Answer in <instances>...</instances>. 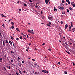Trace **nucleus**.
I'll list each match as a JSON object with an SVG mask.
<instances>
[{
  "label": "nucleus",
  "mask_w": 75,
  "mask_h": 75,
  "mask_svg": "<svg viewBox=\"0 0 75 75\" xmlns=\"http://www.w3.org/2000/svg\"><path fill=\"white\" fill-rule=\"evenodd\" d=\"M29 33H32V34H34V32H33V30H32L31 31V30H29L28 31Z\"/></svg>",
  "instance_id": "f257e3e1"
},
{
  "label": "nucleus",
  "mask_w": 75,
  "mask_h": 75,
  "mask_svg": "<svg viewBox=\"0 0 75 75\" xmlns=\"http://www.w3.org/2000/svg\"><path fill=\"white\" fill-rule=\"evenodd\" d=\"M48 1H50V0H45V2L46 4H48Z\"/></svg>",
  "instance_id": "f03ea898"
},
{
  "label": "nucleus",
  "mask_w": 75,
  "mask_h": 75,
  "mask_svg": "<svg viewBox=\"0 0 75 75\" xmlns=\"http://www.w3.org/2000/svg\"><path fill=\"white\" fill-rule=\"evenodd\" d=\"M68 27V25L67 24H66V25H65V29L66 30L67 29V28Z\"/></svg>",
  "instance_id": "7ed1b4c3"
},
{
  "label": "nucleus",
  "mask_w": 75,
  "mask_h": 75,
  "mask_svg": "<svg viewBox=\"0 0 75 75\" xmlns=\"http://www.w3.org/2000/svg\"><path fill=\"white\" fill-rule=\"evenodd\" d=\"M1 16L2 17H5V18H6V16H5L4 15H3V14H2L1 13Z\"/></svg>",
  "instance_id": "20e7f679"
},
{
  "label": "nucleus",
  "mask_w": 75,
  "mask_h": 75,
  "mask_svg": "<svg viewBox=\"0 0 75 75\" xmlns=\"http://www.w3.org/2000/svg\"><path fill=\"white\" fill-rule=\"evenodd\" d=\"M67 2H68L69 4H70V2L69 1V0H66Z\"/></svg>",
  "instance_id": "39448f33"
},
{
  "label": "nucleus",
  "mask_w": 75,
  "mask_h": 75,
  "mask_svg": "<svg viewBox=\"0 0 75 75\" xmlns=\"http://www.w3.org/2000/svg\"><path fill=\"white\" fill-rule=\"evenodd\" d=\"M9 42L10 44L12 46L13 45L12 44V42L11 41H9Z\"/></svg>",
  "instance_id": "423d86ee"
},
{
  "label": "nucleus",
  "mask_w": 75,
  "mask_h": 75,
  "mask_svg": "<svg viewBox=\"0 0 75 75\" xmlns=\"http://www.w3.org/2000/svg\"><path fill=\"white\" fill-rule=\"evenodd\" d=\"M72 31L73 32H74L75 31V28H73V29H72Z\"/></svg>",
  "instance_id": "0eeeda50"
},
{
  "label": "nucleus",
  "mask_w": 75,
  "mask_h": 75,
  "mask_svg": "<svg viewBox=\"0 0 75 75\" xmlns=\"http://www.w3.org/2000/svg\"><path fill=\"white\" fill-rule=\"evenodd\" d=\"M60 6H62V7H63L64 5V4H62V3H61L60 4Z\"/></svg>",
  "instance_id": "6e6552de"
},
{
  "label": "nucleus",
  "mask_w": 75,
  "mask_h": 75,
  "mask_svg": "<svg viewBox=\"0 0 75 75\" xmlns=\"http://www.w3.org/2000/svg\"><path fill=\"white\" fill-rule=\"evenodd\" d=\"M3 45L4 46H5V42H4V41H3Z\"/></svg>",
  "instance_id": "1a4fd4ad"
},
{
  "label": "nucleus",
  "mask_w": 75,
  "mask_h": 75,
  "mask_svg": "<svg viewBox=\"0 0 75 75\" xmlns=\"http://www.w3.org/2000/svg\"><path fill=\"white\" fill-rule=\"evenodd\" d=\"M69 9L70 10H71V11H72V10H73V9H72V8L71 7H69Z\"/></svg>",
  "instance_id": "9d476101"
},
{
  "label": "nucleus",
  "mask_w": 75,
  "mask_h": 75,
  "mask_svg": "<svg viewBox=\"0 0 75 75\" xmlns=\"http://www.w3.org/2000/svg\"><path fill=\"white\" fill-rule=\"evenodd\" d=\"M23 38V36L21 35L20 36V39H21V40H22V38Z\"/></svg>",
  "instance_id": "9b49d317"
},
{
  "label": "nucleus",
  "mask_w": 75,
  "mask_h": 75,
  "mask_svg": "<svg viewBox=\"0 0 75 75\" xmlns=\"http://www.w3.org/2000/svg\"><path fill=\"white\" fill-rule=\"evenodd\" d=\"M16 30H17V31H19V32H20V31L19 30V29H18V28H16Z\"/></svg>",
  "instance_id": "f8f14e48"
},
{
  "label": "nucleus",
  "mask_w": 75,
  "mask_h": 75,
  "mask_svg": "<svg viewBox=\"0 0 75 75\" xmlns=\"http://www.w3.org/2000/svg\"><path fill=\"white\" fill-rule=\"evenodd\" d=\"M0 62H2V60H3V59H2V58H1L0 59Z\"/></svg>",
  "instance_id": "ddd939ff"
},
{
  "label": "nucleus",
  "mask_w": 75,
  "mask_h": 75,
  "mask_svg": "<svg viewBox=\"0 0 75 75\" xmlns=\"http://www.w3.org/2000/svg\"><path fill=\"white\" fill-rule=\"evenodd\" d=\"M62 3H65V1L64 0H62Z\"/></svg>",
  "instance_id": "4468645a"
},
{
  "label": "nucleus",
  "mask_w": 75,
  "mask_h": 75,
  "mask_svg": "<svg viewBox=\"0 0 75 75\" xmlns=\"http://www.w3.org/2000/svg\"><path fill=\"white\" fill-rule=\"evenodd\" d=\"M74 3V4H73V5H72V6H73V7H75V3Z\"/></svg>",
  "instance_id": "2eb2a0df"
},
{
  "label": "nucleus",
  "mask_w": 75,
  "mask_h": 75,
  "mask_svg": "<svg viewBox=\"0 0 75 75\" xmlns=\"http://www.w3.org/2000/svg\"><path fill=\"white\" fill-rule=\"evenodd\" d=\"M11 27L12 29H13L14 28V26H13Z\"/></svg>",
  "instance_id": "dca6fc26"
},
{
  "label": "nucleus",
  "mask_w": 75,
  "mask_h": 75,
  "mask_svg": "<svg viewBox=\"0 0 75 75\" xmlns=\"http://www.w3.org/2000/svg\"><path fill=\"white\" fill-rule=\"evenodd\" d=\"M71 27H73V25H72V22L71 23Z\"/></svg>",
  "instance_id": "f3484780"
},
{
  "label": "nucleus",
  "mask_w": 75,
  "mask_h": 75,
  "mask_svg": "<svg viewBox=\"0 0 75 75\" xmlns=\"http://www.w3.org/2000/svg\"><path fill=\"white\" fill-rule=\"evenodd\" d=\"M61 6H58V8L59 9H61Z\"/></svg>",
  "instance_id": "a211bd4d"
},
{
  "label": "nucleus",
  "mask_w": 75,
  "mask_h": 75,
  "mask_svg": "<svg viewBox=\"0 0 75 75\" xmlns=\"http://www.w3.org/2000/svg\"><path fill=\"white\" fill-rule=\"evenodd\" d=\"M47 25V26H49V27H50V25L49 23H48Z\"/></svg>",
  "instance_id": "6ab92c4d"
},
{
  "label": "nucleus",
  "mask_w": 75,
  "mask_h": 75,
  "mask_svg": "<svg viewBox=\"0 0 75 75\" xmlns=\"http://www.w3.org/2000/svg\"><path fill=\"white\" fill-rule=\"evenodd\" d=\"M11 38L12 40H14V38L12 36H11Z\"/></svg>",
  "instance_id": "aec40b11"
},
{
  "label": "nucleus",
  "mask_w": 75,
  "mask_h": 75,
  "mask_svg": "<svg viewBox=\"0 0 75 75\" xmlns=\"http://www.w3.org/2000/svg\"><path fill=\"white\" fill-rule=\"evenodd\" d=\"M53 19V18H52V17H51V18L50 19V20L52 21V20Z\"/></svg>",
  "instance_id": "412c9836"
},
{
  "label": "nucleus",
  "mask_w": 75,
  "mask_h": 75,
  "mask_svg": "<svg viewBox=\"0 0 75 75\" xmlns=\"http://www.w3.org/2000/svg\"><path fill=\"white\" fill-rule=\"evenodd\" d=\"M64 73L65 74H67V71H65L64 72Z\"/></svg>",
  "instance_id": "4be33fe9"
},
{
  "label": "nucleus",
  "mask_w": 75,
  "mask_h": 75,
  "mask_svg": "<svg viewBox=\"0 0 75 75\" xmlns=\"http://www.w3.org/2000/svg\"><path fill=\"white\" fill-rule=\"evenodd\" d=\"M19 73L21 74H22V73H21V71H20V70H19Z\"/></svg>",
  "instance_id": "5701e85b"
},
{
  "label": "nucleus",
  "mask_w": 75,
  "mask_h": 75,
  "mask_svg": "<svg viewBox=\"0 0 75 75\" xmlns=\"http://www.w3.org/2000/svg\"><path fill=\"white\" fill-rule=\"evenodd\" d=\"M71 28H69V31H71Z\"/></svg>",
  "instance_id": "b1692460"
},
{
  "label": "nucleus",
  "mask_w": 75,
  "mask_h": 75,
  "mask_svg": "<svg viewBox=\"0 0 75 75\" xmlns=\"http://www.w3.org/2000/svg\"><path fill=\"white\" fill-rule=\"evenodd\" d=\"M48 18H49V20H50V19H51V16H49Z\"/></svg>",
  "instance_id": "393cba45"
},
{
  "label": "nucleus",
  "mask_w": 75,
  "mask_h": 75,
  "mask_svg": "<svg viewBox=\"0 0 75 75\" xmlns=\"http://www.w3.org/2000/svg\"><path fill=\"white\" fill-rule=\"evenodd\" d=\"M38 73H39V72H35V74H36V75H37V74H38Z\"/></svg>",
  "instance_id": "a878e982"
},
{
  "label": "nucleus",
  "mask_w": 75,
  "mask_h": 75,
  "mask_svg": "<svg viewBox=\"0 0 75 75\" xmlns=\"http://www.w3.org/2000/svg\"><path fill=\"white\" fill-rule=\"evenodd\" d=\"M11 24L12 25H14V23L12 22Z\"/></svg>",
  "instance_id": "bb28decb"
},
{
  "label": "nucleus",
  "mask_w": 75,
  "mask_h": 75,
  "mask_svg": "<svg viewBox=\"0 0 75 75\" xmlns=\"http://www.w3.org/2000/svg\"><path fill=\"white\" fill-rule=\"evenodd\" d=\"M24 5L25 7H26V6H27V4H24Z\"/></svg>",
  "instance_id": "cd10ccee"
},
{
  "label": "nucleus",
  "mask_w": 75,
  "mask_h": 75,
  "mask_svg": "<svg viewBox=\"0 0 75 75\" xmlns=\"http://www.w3.org/2000/svg\"><path fill=\"white\" fill-rule=\"evenodd\" d=\"M42 72H44V73H47L45 71H44V70L42 71Z\"/></svg>",
  "instance_id": "c85d7f7f"
},
{
  "label": "nucleus",
  "mask_w": 75,
  "mask_h": 75,
  "mask_svg": "<svg viewBox=\"0 0 75 75\" xmlns=\"http://www.w3.org/2000/svg\"><path fill=\"white\" fill-rule=\"evenodd\" d=\"M6 41V42L8 44V41H7V40H5Z\"/></svg>",
  "instance_id": "c756f323"
},
{
  "label": "nucleus",
  "mask_w": 75,
  "mask_h": 75,
  "mask_svg": "<svg viewBox=\"0 0 75 75\" xmlns=\"http://www.w3.org/2000/svg\"><path fill=\"white\" fill-rule=\"evenodd\" d=\"M67 12H69V10L67 9Z\"/></svg>",
  "instance_id": "7c9ffc66"
},
{
  "label": "nucleus",
  "mask_w": 75,
  "mask_h": 75,
  "mask_svg": "<svg viewBox=\"0 0 75 75\" xmlns=\"http://www.w3.org/2000/svg\"><path fill=\"white\" fill-rule=\"evenodd\" d=\"M67 53H68V54H69V55H70V54H71V53L67 51Z\"/></svg>",
  "instance_id": "2f4dec72"
},
{
  "label": "nucleus",
  "mask_w": 75,
  "mask_h": 75,
  "mask_svg": "<svg viewBox=\"0 0 75 75\" xmlns=\"http://www.w3.org/2000/svg\"><path fill=\"white\" fill-rule=\"evenodd\" d=\"M69 28H71V25H69Z\"/></svg>",
  "instance_id": "473e14b6"
},
{
  "label": "nucleus",
  "mask_w": 75,
  "mask_h": 75,
  "mask_svg": "<svg viewBox=\"0 0 75 75\" xmlns=\"http://www.w3.org/2000/svg\"><path fill=\"white\" fill-rule=\"evenodd\" d=\"M32 61H34V62L35 61V59H32Z\"/></svg>",
  "instance_id": "72a5a7b5"
},
{
  "label": "nucleus",
  "mask_w": 75,
  "mask_h": 75,
  "mask_svg": "<svg viewBox=\"0 0 75 75\" xmlns=\"http://www.w3.org/2000/svg\"><path fill=\"white\" fill-rule=\"evenodd\" d=\"M12 43H13V47H15V46H14V42H12Z\"/></svg>",
  "instance_id": "f704fd0d"
},
{
  "label": "nucleus",
  "mask_w": 75,
  "mask_h": 75,
  "mask_svg": "<svg viewBox=\"0 0 75 75\" xmlns=\"http://www.w3.org/2000/svg\"><path fill=\"white\" fill-rule=\"evenodd\" d=\"M11 62H13V59H11Z\"/></svg>",
  "instance_id": "c9c22d12"
},
{
  "label": "nucleus",
  "mask_w": 75,
  "mask_h": 75,
  "mask_svg": "<svg viewBox=\"0 0 75 75\" xmlns=\"http://www.w3.org/2000/svg\"><path fill=\"white\" fill-rule=\"evenodd\" d=\"M2 26H3V27H4V28L5 27H4V24L2 25Z\"/></svg>",
  "instance_id": "e433bc0d"
},
{
  "label": "nucleus",
  "mask_w": 75,
  "mask_h": 75,
  "mask_svg": "<svg viewBox=\"0 0 75 75\" xmlns=\"http://www.w3.org/2000/svg\"><path fill=\"white\" fill-rule=\"evenodd\" d=\"M62 14H65V12H64V13L62 12Z\"/></svg>",
  "instance_id": "4c0bfd02"
},
{
  "label": "nucleus",
  "mask_w": 75,
  "mask_h": 75,
  "mask_svg": "<svg viewBox=\"0 0 75 75\" xmlns=\"http://www.w3.org/2000/svg\"><path fill=\"white\" fill-rule=\"evenodd\" d=\"M73 65H74V66L75 65V64L74 63V62H73Z\"/></svg>",
  "instance_id": "58836bf2"
},
{
  "label": "nucleus",
  "mask_w": 75,
  "mask_h": 75,
  "mask_svg": "<svg viewBox=\"0 0 75 75\" xmlns=\"http://www.w3.org/2000/svg\"><path fill=\"white\" fill-rule=\"evenodd\" d=\"M65 44L66 45H67V43H65V44H64V45L65 46H66V45H65Z\"/></svg>",
  "instance_id": "ea45409f"
},
{
  "label": "nucleus",
  "mask_w": 75,
  "mask_h": 75,
  "mask_svg": "<svg viewBox=\"0 0 75 75\" xmlns=\"http://www.w3.org/2000/svg\"><path fill=\"white\" fill-rule=\"evenodd\" d=\"M60 62H58V63H57V64H59V65H60Z\"/></svg>",
  "instance_id": "a19ab883"
},
{
  "label": "nucleus",
  "mask_w": 75,
  "mask_h": 75,
  "mask_svg": "<svg viewBox=\"0 0 75 75\" xmlns=\"http://www.w3.org/2000/svg\"><path fill=\"white\" fill-rule=\"evenodd\" d=\"M29 1H30V3H31V2H32V1H31V0H29Z\"/></svg>",
  "instance_id": "79ce46f5"
},
{
  "label": "nucleus",
  "mask_w": 75,
  "mask_h": 75,
  "mask_svg": "<svg viewBox=\"0 0 75 75\" xmlns=\"http://www.w3.org/2000/svg\"><path fill=\"white\" fill-rule=\"evenodd\" d=\"M49 23L50 24V25H51V22H49Z\"/></svg>",
  "instance_id": "37998d69"
},
{
  "label": "nucleus",
  "mask_w": 75,
  "mask_h": 75,
  "mask_svg": "<svg viewBox=\"0 0 75 75\" xmlns=\"http://www.w3.org/2000/svg\"><path fill=\"white\" fill-rule=\"evenodd\" d=\"M19 11H21V9H19Z\"/></svg>",
  "instance_id": "c03bdc74"
},
{
  "label": "nucleus",
  "mask_w": 75,
  "mask_h": 75,
  "mask_svg": "<svg viewBox=\"0 0 75 75\" xmlns=\"http://www.w3.org/2000/svg\"><path fill=\"white\" fill-rule=\"evenodd\" d=\"M16 40H17V41H18V40H19L18 38H17L16 39Z\"/></svg>",
  "instance_id": "a18cd8bd"
},
{
  "label": "nucleus",
  "mask_w": 75,
  "mask_h": 75,
  "mask_svg": "<svg viewBox=\"0 0 75 75\" xmlns=\"http://www.w3.org/2000/svg\"><path fill=\"white\" fill-rule=\"evenodd\" d=\"M61 24H63V22L62 21H61L60 22Z\"/></svg>",
  "instance_id": "49530a36"
},
{
  "label": "nucleus",
  "mask_w": 75,
  "mask_h": 75,
  "mask_svg": "<svg viewBox=\"0 0 75 75\" xmlns=\"http://www.w3.org/2000/svg\"><path fill=\"white\" fill-rule=\"evenodd\" d=\"M22 64H24V61H22Z\"/></svg>",
  "instance_id": "de8ad7c7"
},
{
  "label": "nucleus",
  "mask_w": 75,
  "mask_h": 75,
  "mask_svg": "<svg viewBox=\"0 0 75 75\" xmlns=\"http://www.w3.org/2000/svg\"><path fill=\"white\" fill-rule=\"evenodd\" d=\"M56 8H54V11H56Z\"/></svg>",
  "instance_id": "09e8293b"
},
{
  "label": "nucleus",
  "mask_w": 75,
  "mask_h": 75,
  "mask_svg": "<svg viewBox=\"0 0 75 75\" xmlns=\"http://www.w3.org/2000/svg\"><path fill=\"white\" fill-rule=\"evenodd\" d=\"M62 10H64V8L62 7Z\"/></svg>",
  "instance_id": "8fccbe9b"
},
{
  "label": "nucleus",
  "mask_w": 75,
  "mask_h": 75,
  "mask_svg": "<svg viewBox=\"0 0 75 75\" xmlns=\"http://www.w3.org/2000/svg\"><path fill=\"white\" fill-rule=\"evenodd\" d=\"M0 35L1 37H2V35H1V34L0 33Z\"/></svg>",
  "instance_id": "3c124183"
},
{
  "label": "nucleus",
  "mask_w": 75,
  "mask_h": 75,
  "mask_svg": "<svg viewBox=\"0 0 75 75\" xmlns=\"http://www.w3.org/2000/svg\"><path fill=\"white\" fill-rule=\"evenodd\" d=\"M10 68H11V67H10V66H9L8 67V69H10Z\"/></svg>",
  "instance_id": "603ef678"
},
{
  "label": "nucleus",
  "mask_w": 75,
  "mask_h": 75,
  "mask_svg": "<svg viewBox=\"0 0 75 75\" xmlns=\"http://www.w3.org/2000/svg\"><path fill=\"white\" fill-rule=\"evenodd\" d=\"M45 43H43L42 44V45H45Z\"/></svg>",
  "instance_id": "864d4df0"
},
{
  "label": "nucleus",
  "mask_w": 75,
  "mask_h": 75,
  "mask_svg": "<svg viewBox=\"0 0 75 75\" xmlns=\"http://www.w3.org/2000/svg\"><path fill=\"white\" fill-rule=\"evenodd\" d=\"M18 59L19 60H20V57H18Z\"/></svg>",
  "instance_id": "5fc2aeb1"
},
{
  "label": "nucleus",
  "mask_w": 75,
  "mask_h": 75,
  "mask_svg": "<svg viewBox=\"0 0 75 75\" xmlns=\"http://www.w3.org/2000/svg\"><path fill=\"white\" fill-rule=\"evenodd\" d=\"M29 46L31 45V43H30L29 44Z\"/></svg>",
  "instance_id": "6e6d98bb"
},
{
  "label": "nucleus",
  "mask_w": 75,
  "mask_h": 75,
  "mask_svg": "<svg viewBox=\"0 0 75 75\" xmlns=\"http://www.w3.org/2000/svg\"><path fill=\"white\" fill-rule=\"evenodd\" d=\"M48 50H49V51H50L51 50V49H48Z\"/></svg>",
  "instance_id": "4d7b16f0"
},
{
  "label": "nucleus",
  "mask_w": 75,
  "mask_h": 75,
  "mask_svg": "<svg viewBox=\"0 0 75 75\" xmlns=\"http://www.w3.org/2000/svg\"><path fill=\"white\" fill-rule=\"evenodd\" d=\"M16 75H18V73H17V72L16 73Z\"/></svg>",
  "instance_id": "13d9d810"
},
{
  "label": "nucleus",
  "mask_w": 75,
  "mask_h": 75,
  "mask_svg": "<svg viewBox=\"0 0 75 75\" xmlns=\"http://www.w3.org/2000/svg\"><path fill=\"white\" fill-rule=\"evenodd\" d=\"M4 69L5 70V71H6V68H5V67H4Z\"/></svg>",
  "instance_id": "bf43d9fd"
},
{
  "label": "nucleus",
  "mask_w": 75,
  "mask_h": 75,
  "mask_svg": "<svg viewBox=\"0 0 75 75\" xmlns=\"http://www.w3.org/2000/svg\"><path fill=\"white\" fill-rule=\"evenodd\" d=\"M11 20H11V19L10 20L8 21V23H9V22H10V21H11Z\"/></svg>",
  "instance_id": "052dcab7"
},
{
  "label": "nucleus",
  "mask_w": 75,
  "mask_h": 75,
  "mask_svg": "<svg viewBox=\"0 0 75 75\" xmlns=\"http://www.w3.org/2000/svg\"><path fill=\"white\" fill-rule=\"evenodd\" d=\"M70 45H72V43H70Z\"/></svg>",
  "instance_id": "680f3d73"
},
{
  "label": "nucleus",
  "mask_w": 75,
  "mask_h": 75,
  "mask_svg": "<svg viewBox=\"0 0 75 75\" xmlns=\"http://www.w3.org/2000/svg\"><path fill=\"white\" fill-rule=\"evenodd\" d=\"M11 54H13V51H11Z\"/></svg>",
  "instance_id": "e2e57ef3"
},
{
  "label": "nucleus",
  "mask_w": 75,
  "mask_h": 75,
  "mask_svg": "<svg viewBox=\"0 0 75 75\" xmlns=\"http://www.w3.org/2000/svg\"><path fill=\"white\" fill-rule=\"evenodd\" d=\"M19 67H21V64H20L19 65Z\"/></svg>",
  "instance_id": "0e129e2a"
},
{
  "label": "nucleus",
  "mask_w": 75,
  "mask_h": 75,
  "mask_svg": "<svg viewBox=\"0 0 75 75\" xmlns=\"http://www.w3.org/2000/svg\"><path fill=\"white\" fill-rule=\"evenodd\" d=\"M28 49H26V51H28Z\"/></svg>",
  "instance_id": "69168bd1"
},
{
  "label": "nucleus",
  "mask_w": 75,
  "mask_h": 75,
  "mask_svg": "<svg viewBox=\"0 0 75 75\" xmlns=\"http://www.w3.org/2000/svg\"><path fill=\"white\" fill-rule=\"evenodd\" d=\"M37 7H38V6H37H37H35L36 8H37Z\"/></svg>",
  "instance_id": "338daca9"
},
{
  "label": "nucleus",
  "mask_w": 75,
  "mask_h": 75,
  "mask_svg": "<svg viewBox=\"0 0 75 75\" xmlns=\"http://www.w3.org/2000/svg\"><path fill=\"white\" fill-rule=\"evenodd\" d=\"M65 5H67V6L68 5V4H67V3H66V4H65Z\"/></svg>",
  "instance_id": "774afa93"
}]
</instances>
